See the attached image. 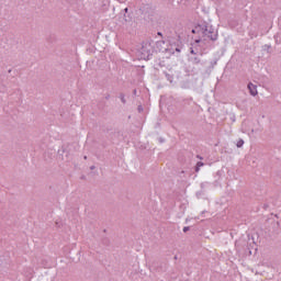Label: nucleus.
<instances>
[{"instance_id":"f257e3e1","label":"nucleus","mask_w":281,"mask_h":281,"mask_svg":"<svg viewBox=\"0 0 281 281\" xmlns=\"http://www.w3.org/2000/svg\"><path fill=\"white\" fill-rule=\"evenodd\" d=\"M191 34H193L192 41H194L195 45L199 47H214L213 43L218 41V30L214 29L213 25L205 21H199L194 24L191 30Z\"/></svg>"},{"instance_id":"f03ea898","label":"nucleus","mask_w":281,"mask_h":281,"mask_svg":"<svg viewBox=\"0 0 281 281\" xmlns=\"http://www.w3.org/2000/svg\"><path fill=\"white\" fill-rule=\"evenodd\" d=\"M139 52L142 60H150L153 58V55L157 54L154 42H143Z\"/></svg>"},{"instance_id":"7ed1b4c3","label":"nucleus","mask_w":281,"mask_h":281,"mask_svg":"<svg viewBox=\"0 0 281 281\" xmlns=\"http://www.w3.org/2000/svg\"><path fill=\"white\" fill-rule=\"evenodd\" d=\"M137 15L146 23H150V21H153V16H155V11H153V7H150V4L142 3L137 10Z\"/></svg>"},{"instance_id":"20e7f679","label":"nucleus","mask_w":281,"mask_h":281,"mask_svg":"<svg viewBox=\"0 0 281 281\" xmlns=\"http://www.w3.org/2000/svg\"><path fill=\"white\" fill-rule=\"evenodd\" d=\"M194 104L192 98H178L176 99V110L178 113H183L184 111H190V108Z\"/></svg>"},{"instance_id":"39448f33","label":"nucleus","mask_w":281,"mask_h":281,"mask_svg":"<svg viewBox=\"0 0 281 281\" xmlns=\"http://www.w3.org/2000/svg\"><path fill=\"white\" fill-rule=\"evenodd\" d=\"M235 249L237 254L241 256H251L254 252L251 251V246H249V241L245 239H239L235 241Z\"/></svg>"},{"instance_id":"423d86ee","label":"nucleus","mask_w":281,"mask_h":281,"mask_svg":"<svg viewBox=\"0 0 281 281\" xmlns=\"http://www.w3.org/2000/svg\"><path fill=\"white\" fill-rule=\"evenodd\" d=\"M169 45L170 47L167 48V52H171V54H175V52H177L178 54H181V50L183 49V42L181 41L180 35L169 40Z\"/></svg>"},{"instance_id":"0eeeda50","label":"nucleus","mask_w":281,"mask_h":281,"mask_svg":"<svg viewBox=\"0 0 281 281\" xmlns=\"http://www.w3.org/2000/svg\"><path fill=\"white\" fill-rule=\"evenodd\" d=\"M201 58H203V53H200L198 55H193V57H190V63H192V65H203V63L201 61Z\"/></svg>"},{"instance_id":"6e6552de","label":"nucleus","mask_w":281,"mask_h":281,"mask_svg":"<svg viewBox=\"0 0 281 281\" xmlns=\"http://www.w3.org/2000/svg\"><path fill=\"white\" fill-rule=\"evenodd\" d=\"M248 91H249L250 95L256 98V95H258V86L254 85L252 82H249L248 83Z\"/></svg>"},{"instance_id":"1a4fd4ad","label":"nucleus","mask_w":281,"mask_h":281,"mask_svg":"<svg viewBox=\"0 0 281 281\" xmlns=\"http://www.w3.org/2000/svg\"><path fill=\"white\" fill-rule=\"evenodd\" d=\"M58 155L59 157H61L63 160L69 159V151L67 150V148H65V146H61V148L58 150Z\"/></svg>"},{"instance_id":"9d476101","label":"nucleus","mask_w":281,"mask_h":281,"mask_svg":"<svg viewBox=\"0 0 281 281\" xmlns=\"http://www.w3.org/2000/svg\"><path fill=\"white\" fill-rule=\"evenodd\" d=\"M151 269H153V271H157L158 273H162V271H166L164 269V266H161L159 263H153Z\"/></svg>"},{"instance_id":"9b49d317","label":"nucleus","mask_w":281,"mask_h":281,"mask_svg":"<svg viewBox=\"0 0 281 281\" xmlns=\"http://www.w3.org/2000/svg\"><path fill=\"white\" fill-rule=\"evenodd\" d=\"M123 21H125V23H131V21H133V15L131 13H123Z\"/></svg>"},{"instance_id":"f8f14e48","label":"nucleus","mask_w":281,"mask_h":281,"mask_svg":"<svg viewBox=\"0 0 281 281\" xmlns=\"http://www.w3.org/2000/svg\"><path fill=\"white\" fill-rule=\"evenodd\" d=\"M203 166H205V162L198 161L196 165L194 166V172H200L201 168H203Z\"/></svg>"},{"instance_id":"ddd939ff","label":"nucleus","mask_w":281,"mask_h":281,"mask_svg":"<svg viewBox=\"0 0 281 281\" xmlns=\"http://www.w3.org/2000/svg\"><path fill=\"white\" fill-rule=\"evenodd\" d=\"M248 245L250 247V251H252L254 254L258 251V246L256 245V241L248 243Z\"/></svg>"},{"instance_id":"4468645a","label":"nucleus","mask_w":281,"mask_h":281,"mask_svg":"<svg viewBox=\"0 0 281 281\" xmlns=\"http://www.w3.org/2000/svg\"><path fill=\"white\" fill-rule=\"evenodd\" d=\"M190 87H191L190 80H182L181 81V88L182 89H190Z\"/></svg>"},{"instance_id":"2eb2a0df","label":"nucleus","mask_w":281,"mask_h":281,"mask_svg":"<svg viewBox=\"0 0 281 281\" xmlns=\"http://www.w3.org/2000/svg\"><path fill=\"white\" fill-rule=\"evenodd\" d=\"M102 245H104L105 247H109V245H111V239H109V237H103L101 239Z\"/></svg>"},{"instance_id":"dca6fc26","label":"nucleus","mask_w":281,"mask_h":281,"mask_svg":"<svg viewBox=\"0 0 281 281\" xmlns=\"http://www.w3.org/2000/svg\"><path fill=\"white\" fill-rule=\"evenodd\" d=\"M190 54H192V56H196L199 54H202L199 48H194V47H191L190 48Z\"/></svg>"},{"instance_id":"f3484780","label":"nucleus","mask_w":281,"mask_h":281,"mask_svg":"<svg viewBox=\"0 0 281 281\" xmlns=\"http://www.w3.org/2000/svg\"><path fill=\"white\" fill-rule=\"evenodd\" d=\"M119 98L122 104H126V94H124V92L119 93Z\"/></svg>"},{"instance_id":"a211bd4d","label":"nucleus","mask_w":281,"mask_h":281,"mask_svg":"<svg viewBox=\"0 0 281 281\" xmlns=\"http://www.w3.org/2000/svg\"><path fill=\"white\" fill-rule=\"evenodd\" d=\"M156 65L158 67H166V61L161 60V58L156 59Z\"/></svg>"},{"instance_id":"6ab92c4d","label":"nucleus","mask_w":281,"mask_h":281,"mask_svg":"<svg viewBox=\"0 0 281 281\" xmlns=\"http://www.w3.org/2000/svg\"><path fill=\"white\" fill-rule=\"evenodd\" d=\"M47 43H56V36L55 35H48L46 37Z\"/></svg>"},{"instance_id":"aec40b11","label":"nucleus","mask_w":281,"mask_h":281,"mask_svg":"<svg viewBox=\"0 0 281 281\" xmlns=\"http://www.w3.org/2000/svg\"><path fill=\"white\" fill-rule=\"evenodd\" d=\"M236 146L237 148H243V146H245V140L243 138H239Z\"/></svg>"},{"instance_id":"412c9836","label":"nucleus","mask_w":281,"mask_h":281,"mask_svg":"<svg viewBox=\"0 0 281 281\" xmlns=\"http://www.w3.org/2000/svg\"><path fill=\"white\" fill-rule=\"evenodd\" d=\"M263 50L267 52V54H271V45L269 44L263 45Z\"/></svg>"},{"instance_id":"4be33fe9","label":"nucleus","mask_w":281,"mask_h":281,"mask_svg":"<svg viewBox=\"0 0 281 281\" xmlns=\"http://www.w3.org/2000/svg\"><path fill=\"white\" fill-rule=\"evenodd\" d=\"M164 74H165L167 80H168L169 82H172V80H173L175 77H173L172 75L166 72V71H165Z\"/></svg>"},{"instance_id":"5701e85b","label":"nucleus","mask_w":281,"mask_h":281,"mask_svg":"<svg viewBox=\"0 0 281 281\" xmlns=\"http://www.w3.org/2000/svg\"><path fill=\"white\" fill-rule=\"evenodd\" d=\"M166 42L164 41H158L156 42V47H161Z\"/></svg>"},{"instance_id":"b1692460","label":"nucleus","mask_w":281,"mask_h":281,"mask_svg":"<svg viewBox=\"0 0 281 281\" xmlns=\"http://www.w3.org/2000/svg\"><path fill=\"white\" fill-rule=\"evenodd\" d=\"M137 111H138V113H144V106L142 104H139L137 106Z\"/></svg>"},{"instance_id":"393cba45","label":"nucleus","mask_w":281,"mask_h":281,"mask_svg":"<svg viewBox=\"0 0 281 281\" xmlns=\"http://www.w3.org/2000/svg\"><path fill=\"white\" fill-rule=\"evenodd\" d=\"M182 232H183L184 234H188V232H190V226H184L183 229H182Z\"/></svg>"},{"instance_id":"a878e982","label":"nucleus","mask_w":281,"mask_h":281,"mask_svg":"<svg viewBox=\"0 0 281 281\" xmlns=\"http://www.w3.org/2000/svg\"><path fill=\"white\" fill-rule=\"evenodd\" d=\"M121 14H130V13H128V8H125V9L121 12Z\"/></svg>"},{"instance_id":"bb28decb","label":"nucleus","mask_w":281,"mask_h":281,"mask_svg":"<svg viewBox=\"0 0 281 281\" xmlns=\"http://www.w3.org/2000/svg\"><path fill=\"white\" fill-rule=\"evenodd\" d=\"M158 142H159V144H164V142H166V139H164V137H159Z\"/></svg>"},{"instance_id":"cd10ccee","label":"nucleus","mask_w":281,"mask_h":281,"mask_svg":"<svg viewBox=\"0 0 281 281\" xmlns=\"http://www.w3.org/2000/svg\"><path fill=\"white\" fill-rule=\"evenodd\" d=\"M216 60H213V61H211V67H212V69H214V66L216 65Z\"/></svg>"},{"instance_id":"c85d7f7f","label":"nucleus","mask_w":281,"mask_h":281,"mask_svg":"<svg viewBox=\"0 0 281 281\" xmlns=\"http://www.w3.org/2000/svg\"><path fill=\"white\" fill-rule=\"evenodd\" d=\"M104 98H105V100H111V94L106 93Z\"/></svg>"},{"instance_id":"c756f323","label":"nucleus","mask_w":281,"mask_h":281,"mask_svg":"<svg viewBox=\"0 0 281 281\" xmlns=\"http://www.w3.org/2000/svg\"><path fill=\"white\" fill-rule=\"evenodd\" d=\"M195 157H196V159H200L201 161H203V156L196 155Z\"/></svg>"},{"instance_id":"7c9ffc66","label":"nucleus","mask_w":281,"mask_h":281,"mask_svg":"<svg viewBox=\"0 0 281 281\" xmlns=\"http://www.w3.org/2000/svg\"><path fill=\"white\" fill-rule=\"evenodd\" d=\"M132 93L133 95H137V89H134Z\"/></svg>"},{"instance_id":"2f4dec72","label":"nucleus","mask_w":281,"mask_h":281,"mask_svg":"<svg viewBox=\"0 0 281 281\" xmlns=\"http://www.w3.org/2000/svg\"><path fill=\"white\" fill-rule=\"evenodd\" d=\"M273 38H274L276 43H278V34H276V35L273 36Z\"/></svg>"},{"instance_id":"473e14b6","label":"nucleus","mask_w":281,"mask_h":281,"mask_svg":"<svg viewBox=\"0 0 281 281\" xmlns=\"http://www.w3.org/2000/svg\"><path fill=\"white\" fill-rule=\"evenodd\" d=\"M90 170H95V165L90 166Z\"/></svg>"},{"instance_id":"72a5a7b5","label":"nucleus","mask_w":281,"mask_h":281,"mask_svg":"<svg viewBox=\"0 0 281 281\" xmlns=\"http://www.w3.org/2000/svg\"><path fill=\"white\" fill-rule=\"evenodd\" d=\"M157 34H158V36H164V33H161V32H158Z\"/></svg>"},{"instance_id":"f704fd0d","label":"nucleus","mask_w":281,"mask_h":281,"mask_svg":"<svg viewBox=\"0 0 281 281\" xmlns=\"http://www.w3.org/2000/svg\"><path fill=\"white\" fill-rule=\"evenodd\" d=\"M80 179H81V180H85V179H87V177H86V176H81Z\"/></svg>"},{"instance_id":"c9c22d12","label":"nucleus","mask_w":281,"mask_h":281,"mask_svg":"<svg viewBox=\"0 0 281 281\" xmlns=\"http://www.w3.org/2000/svg\"><path fill=\"white\" fill-rule=\"evenodd\" d=\"M8 74H12V69H9V70H8Z\"/></svg>"},{"instance_id":"e433bc0d","label":"nucleus","mask_w":281,"mask_h":281,"mask_svg":"<svg viewBox=\"0 0 281 281\" xmlns=\"http://www.w3.org/2000/svg\"><path fill=\"white\" fill-rule=\"evenodd\" d=\"M263 207H265V210H267V207H269V205L265 204V206H263Z\"/></svg>"},{"instance_id":"4c0bfd02","label":"nucleus","mask_w":281,"mask_h":281,"mask_svg":"<svg viewBox=\"0 0 281 281\" xmlns=\"http://www.w3.org/2000/svg\"><path fill=\"white\" fill-rule=\"evenodd\" d=\"M173 260H178V257H177V256H175V257H173Z\"/></svg>"},{"instance_id":"58836bf2","label":"nucleus","mask_w":281,"mask_h":281,"mask_svg":"<svg viewBox=\"0 0 281 281\" xmlns=\"http://www.w3.org/2000/svg\"><path fill=\"white\" fill-rule=\"evenodd\" d=\"M83 159H85V160H87V159H88V157H87V156H83Z\"/></svg>"},{"instance_id":"ea45409f","label":"nucleus","mask_w":281,"mask_h":281,"mask_svg":"<svg viewBox=\"0 0 281 281\" xmlns=\"http://www.w3.org/2000/svg\"><path fill=\"white\" fill-rule=\"evenodd\" d=\"M278 227H280V222H277Z\"/></svg>"},{"instance_id":"a19ab883","label":"nucleus","mask_w":281,"mask_h":281,"mask_svg":"<svg viewBox=\"0 0 281 281\" xmlns=\"http://www.w3.org/2000/svg\"><path fill=\"white\" fill-rule=\"evenodd\" d=\"M201 188H204V184H203V183H201Z\"/></svg>"},{"instance_id":"79ce46f5","label":"nucleus","mask_w":281,"mask_h":281,"mask_svg":"<svg viewBox=\"0 0 281 281\" xmlns=\"http://www.w3.org/2000/svg\"><path fill=\"white\" fill-rule=\"evenodd\" d=\"M189 221H190V220H189V218H187V220H186V223H188Z\"/></svg>"},{"instance_id":"37998d69","label":"nucleus","mask_w":281,"mask_h":281,"mask_svg":"<svg viewBox=\"0 0 281 281\" xmlns=\"http://www.w3.org/2000/svg\"><path fill=\"white\" fill-rule=\"evenodd\" d=\"M103 232L106 233V229H104Z\"/></svg>"}]
</instances>
